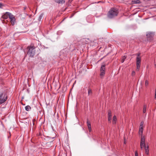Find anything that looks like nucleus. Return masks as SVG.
Segmentation results:
<instances>
[{
  "label": "nucleus",
  "mask_w": 156,
  "mask_h": 156,
  "mask_svg": "<svg viewBox=\"0 0 156 156\" xmlns=\"http://www.w3.org/2000/svg\"><path fill=\"white\" fill-rule=\"evenodd\" d=\"M7 99V96L3 90H0V105L5 101Z\"/></svg>",
  "instance_id": "2"
},
{
  "label": "nucleus",
  "mask_w": 156,
  "mask_h": 156,
  "mask_svg": "<svg viewBox=\"0 0 156 156\" xmlns=\"http://www.w3.org/2000/svg\"><path fill=\"white\" fill-rule=\"evenodd\" d=\"M149 84V82L147 80H146L145 82V87H147Z\"/></svg>",
  "instance_id": "21"
},
{
  "label": "nucleus",
  "mask_w": 156,
  "mask_h": 156,
  "mask_svg": "<svg viewBox=\"0 0 156 156\" xmlns=\"http://www.w3.org/2000/svg\"><path fill=\"white\" fill-rule=\"evenodd\" d=\"M2 6V3H0V8H1Z\"/></svg>",
  "instance_id": "26"
},
{
  "label": "nucleus",
  "mask_w": 156,
  "mask_h": 156,
  "mask_svg": "<svg viewBox=\"0 0 156 156\" xmlns=\"http://www.w3.org/2000/svg\"><path fill=\"white\" fill-rule=\"evenodd\" d=\"M25 109L27 111H29L31 109V107L29 105H27L25 107Z\"/></svg>",
  "instance_id": "16"
},
{
  "label": "nucleus",
  "mask_w": 156,
  "mask_h": 156,
  "mask_svg": "<svg viewBox=\"0 0 156 156\" xmlns=\"http://www.w3.org/2000/svg\"><path fill=\"white\" fill-rule=\"evenodd\" d=\"M140 53H138L137 54V57L136 58V71H139L140 66L141 64V58L140 56Z\"/></svg>",
  "instance_id": "5"
},
{
  "label": "nucleus",
  "mask_w": 156,
  "mask_h": 156,
  "mask_svg": "<svg viewBox=\"0 0 156 156\" xmlns=\"http://www.w3.org/2000/svg\"><path fill=\"white\" fill-rule=\"evenodd\" d=\"M87 125L88 128V129L89 130V132H90L91 130V124L90 122L89 121V120L87 119Z\"/></svg>",
  "instance_id": "10"
},
{
  "label": "nucleus",
  "mask_w": 156,
  "mask_h": 156,
  "mask_svg": "<svg viewBox=\"0 0 156 156\" xmlns=\"http://www.w3.org/2000/svg\"><path fill=\"white\" fill-rule=\"evenodd\" d=\"M154 98L156 99V89L155 91V95H154Z\"/></svg>",
  "instance_id": "25"
},
{
  "label": "nucleus",
  "mask_w": 156,
  "mask_h": 156,
  "mask_svg": "<svg viewBox=\"0 0 156 156\" xmlns=\"http://www.w3.org/2000/svg\"><path fill=\"white\" fill-rule=\"evenodd\" d=\"M126 142L125 141H124V143L125 144H126Z\"/></svg>",
  "instance_id": "29"
},
{
  "label": "nucleus",
  "mask_w": 156,
  "mask_h": 156,
  "mask_svg": "<svg viewBox=\"0 0 156 156\" xmlns=\"http://www.w3.org/2000/svg\"><path fill=\"white\" fill-rule=\"evenodd\" d=\"M147 37H149V34H147Z\"/></svg>",
  "instance_id": "27"
},
{
  "label": "nucleus",
  "mask_w": 156,
  "mask_h": 156,
  "mask_svg": "<svg viewBox=\"0 0 156 156\" xmlns=\"http://www.w3.org/2000/svg\"><path fill=\"white\" fill-rule=\"evenodd\" d=\"M147 105H144V106L143 109V113H145L147 110Z\"/></svg>",
  "instance_id": "17"
},
{
  "label": "nucleus",
  "mask_w": 156,
  "mask_h": 156,
  "mask_svg": "<svg viewBox=\"0 0 156 156\" xmlns=\"http://www.w3.org/2000/svg\"><path fill=\"white\" fill-rule=\"evenodd\" d=\"M126 56H124L122 58V60H121V62L122 63H123L124 62V60L126 59Z\"/></svg>",
  "instance_id": "20"
},
{
  "label": "nucleus",
  "mask_w": 156,
  "mask_h": 156,
  "mask_svg": "<svg viewBox=\"0 0 156 156\" xmlns=\"http://www.w3.org/2000/svg\"><path fill=\"white\" fill-rule=\"evenodd\" d=\"M135 75V71H133L132 73V76H134Z\"/></svg>",
  "instance_id": "22"
},
{
  "label": "nucleus",
  "mask_w": 156,
  "mask_h": 156,
  "mask_svg": "<svg viewBox=\"0 0 156 156\" xmlns=\"http://www.w3.org/2000/svg\"><path fill=\"white\" fill-rule=\"evenodd\" d=\"M35 48L34 46H28L27 48L28 51L27 53L30 56L33 57L35 53Z\"/></svg>",
  "instance_id": "4"
},
{
  "label": "nucleus",
  "mask_w": 156,
  "mask_h": 156,
  "mask_svg": "<svg viewBox=\"0 0 156 156\" xmlns=\"http://www.w3.org/2000/svg\"><path fill=\"white\" fill-rule=\"evenodd\" d=\"M9 18L10 20V21L12 25H14L15 22V17L11 14L9 15Z\"/></svg>",
  "instance_id": "8"
},
{
  "label": "nucleus",
  "mask_w": 156,
  "mask_h": 156,
  "mask_svg": "<svg viewBox=\"0 0 156 156\" xmlns=\"http://www.w3.org/2000/svg\"><path fill=\"white\" fill-rule=\"evenodd\" d=\"M140 148L141 149L144 148L145 151V153L147 154H148L149 153V150L148 149L149 147L148 145L146 146L145 144V142H144V145L143 147H141V146L140 145Z\"/></svg>",
  "instance_id": "7"
},
{
  "label": "nucleus",
  "mask_w": 156,
  "mask_h": 156,
  "mask_svg": "<svg viewBox=\"0 0 156 156\" xmlns=\"http://www.w3.org/2000/svg\"><path fill=\"white\" fill-rule=\"evenodd\" d=\"M108 120L109 122H111L112 119V112L110 110H108Z\"/></svg>",
  "instance_id": "6"
},
{
  "label": "nucleus",
  "mask_w": 156,
  "mask_h": 156,
  "mask_svg": "<svg viewBox=\"0 0 156 156\" xmlns=\"http://www.w3.org/2000/svg\"><path fill=\"white\" fill-rule=\"evenodd\" d=\"M9 14H11L9 12H6L5 14L2 16V18L3 19H6L8 18V16L9 17Z\"/></svg>",
  "instance_id": "9"
},
{
  "label": "nucleus",
  "mask_w": 156,
  "mask_h": 156,
  "mask_svg": "<svg viewBox=\"0 0 156 156\" xmlns=\"http://www.w3.org/2000/svg\"><path fill=\"white\" fill-rule=\"evenodd\" d=\"M42 16H43V14H41L39 17V20L40 21L41 19L42 18Z\"/></svg>",
  "instance_id": "23"
},
{
  "label": "nucleus",
  "mask_w": 156,
  "mask_h": 156,
  "mask_svg": "<svg viewBox=\"0 0 156 156\" xmlns=\"http://www.w3.org/2000/svg\"><path fill=\"white\" fill-rule=\"evenodd\" d=\"M118 13V11L116 9L112 8L108 12V16L109 18H112L117 16Z\"/></svg>",
  "instance_id": "1"
},
{
  "label": "nucleus",
  "mask_w": 156,
  "mask_h": 156,
  "mask_svg": "<svg viewBox=\"0 0 156 156\" xmlns=\"http://www.w3.org/2000/svg\"><path fill=\"white\" fill-rule=\"evenodd\" d=\"M143 129L140 128L139 129V133L141 135V140L140 142V145L142 147L144 145V142L145 141V136L143 135Z\"/></svg>",
  "instance_id": "3"
},
{
  "label": "nucleus",
  "mask_w": 156,
  "mask_h": 156,
  "mask_svg": "<svg viewBox=\"0 0 156 156\" xmlns=\"http://www.w3.org/2000/svg\"><path fill=\"white\" fill-rule=\"evenodd\" d=\"M26 9V7H25L24 8V9Z\"/></svg>",
  "instance_id": "28"
},
{
  "label": "nucleus",
  "mask_w": 156,
  "mask_h": 156,
  "mask_svg": "<svg viewBox=\"0 0 156 156\" xmlns=\"http://www.w3.org/2000/svg\"><path fill=\"white\" fill-rule=\"evenodd\" d=\"M135 156H138V153L136 151V152H135Z\"/></svg>",
  "instance_id": "24"
},
{
  "label": "nucleus",
  "mask_w": 156,
  "mask_h": 156,
  "mask_svg": "<svg viewBox=\"0 0 156 156\" xmlns=\"http://www.w3.org/2000/svg\"><path fill=\"white\" fill-rule=\"evenodd\" d=\"M105 65H102L100 69V71H105Z\"/></svg>",
  "instance_id": "13"
},
{
  "label": "nucleus",
  "mask_w": 156,
  "mask_h": 156,
  "mask_svg": "<svg viewBox=\"0 0 156 156\" xmlns=\"http://www.w3.org/2000/svg\"><path fill=\"white\" fill-rule=\"evenodd\" d=\"M56 3L59 4H63L65 3V0H55Z\"/></svg>",
  "instance_id": "11"
},
{
  "label": "nucleus",
  "mask_w": 156,
  "mask_h": 156,
  "mask_svg": "<svg viewBox=\"0 0 156 156\" xmlns=\"http://www.w3.org/2000/svg\"><path fill=\"white\" fill-rule=\"evenodd\" d=\"M144 122L143 121L141 122H140V128H143L144 127Z\"/></svg>",
  "instance_id": "19"
},
{
  "label": "nucleus",
  "mask_w": 156,
  "mask_h": 156,
  "mask_svg": "<svg viewBox=\"0 0 156 156\" xmlns=\"http://www.w3.org/2000/svg\"><path fill=\"white\" fill-rule=\"evenodd\" d=\"M101 73L100 74V76H101L103 77L104 76L105 74V71H100Z\"/></svg>",
  "instance_id": "18"
},
{
  "label": "nucleus",
  "mask_w": 156,
  "mask_h": 156,
  "mask_svg": "<svg viewBox=\"0 0 156 156\" xmlns=\"http://www.w3.org/2000/svg\"><path fill=\"white\" fill-rule=\"evenodd\" d=\"M132 2L133 3L139 4L140 2L139 0H133L132 1Z\"/></svg>",
  "instance_id": "15"
},
{
  "label": "nucleus",
  "mask_w": 156,
  "mask_h": 156,
  "mask_svg": "<svg viewBox=\"0 0 156 156\" xmlns=\"http://www.w3.org/2000/svg\"><path fill=\"white\" fill-rule=\"evenodd\" d=\"M92 94V90L90 88H88V95L89 96L90 95H91Z\"/></svg>",
  "instance_id": "14"
},
{
  "label": "nucleus",
  "mask_w": 156,
  "mask_h": 156,
  "mask_svg": "<svg viewBox=\"0 0 156 156\" xmlns=\"http://www.w3.org/2000/svg\"><path fill=\"white\" fill-rule=\"evenodd\" d=\"M117 121V119L115 115H114L112 118V124L113 125H115L116 124Z\"/></svg>",
  "instance_id": "12"
}]
</instances>
